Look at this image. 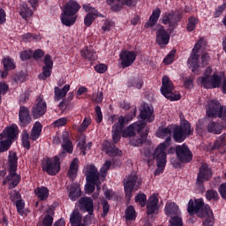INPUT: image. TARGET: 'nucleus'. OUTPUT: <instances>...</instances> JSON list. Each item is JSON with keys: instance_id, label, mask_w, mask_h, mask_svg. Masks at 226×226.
Returning <instances> with one entry per match:
<instances>
[{"instance_id": "nucleus-7", "label": "nucleus", "mask_w": 226, "mask_h": 226, "mask_svg": "<svg viewBox=\"0 0 226 226\" xmlns=\"http://www.w3.org/2000/svg\"><path fill=\"white\" fill-rule=\"evenodd\" d=\"M123 183L125 197L130 200L132 198V192L139 190L140 180L137 177L136 173H132L124 179Z\"/></svg>"}, {"instance_id": "nucleus-60", "label": "nucleus", "mask_w": 226, "mask_h": 226, "mask_svg": "<svg viewBox=\"0 0 226 226\" xmlns=\"http://www.w3.org/2000/svg\"><path fill=\"white\" fill-rule=\"evenodd\" d=\"M26 207V203H24V200H18L16 201L17 211H18V213H19V215H24V207Z\"/></svg>"}, {"instance_id": "nucleus-45", "label": "nucleus", "mask_w": 226, "mask_h": 226, "mask_svg": "<svg viewBox=\"0 0 226 226\" xmlns=\"http://www.w3.org/2000/svg\"><path fill=\"white\" fill-rule=\"evenodd\" d=\"M48 215H45L42 223L45 226H52V223H54V210L52 208L48 209L47 211Z\"/></svg>"}, {"instance_id": "nucleus-9", "label": "nucleus", "mask_w": 226, "mask_h": 226, "mask_svg": "<svg viewBox=\"0 0 226 226\" xmlns=\"http://www.w3.org/2000/svg\"><path fill=\"white\" fill-rule=\"evenodd\" d=\"M93 213H88L83 219L84 223L82 222V215L79 210L75 209L70 215V223L72 226H86L91 225L93 222Z\"/></svg>"}, {"instance_id": "nucleus-55", "label": "nucleus", "mask_w": 226, "mask_h": 226, "mask_svg": "<svg viewBox=\"0 0 226 226\" xmlns=\"http://www.w3.org/2000/svg\"><path fill=\"white\" fill-rule=\"evenodd\" d=\"M11 147V142L4 140L0 141V153H4V151H8Z\"/></svg>"}, {"instance_id": "nucleus-51", "label": "nucleus", "mask_w": 226, "mask_h": 226, "mask_svg": "<svg viewBox=\"0 0 226 226\" xmlns=\"http://www.w3.org/2000/svg\"><path fill=\"white\" fill-rule=\"evenodd\" d=\"M137 215L135 214V208L132 206L127 207L125 211V218L126 220H135Z\"/></svg>"}, {"instance_id": "nucleus-11", "label": "nucleus", "mask_w": 226, "mask_h": 226, "mask_svg": "<svg viewBox=\"0 0 226 226\" xmlns=\"http://www.w3.org/2000/svg\"><path fill=\"white\" fill-rule=\"evenodd\" d=\"M42 170L47 172L49 176H56L61 170V166L59 165V159L55 157V159L47 158L42 165Z\"/></svg>"}, {"instance_id": "nucleus-58", "label": "nucleus", "mask_w": 226, "mask_h": 226, "mask_svg": "<svg viewBox=\"0 0 226 226\" xmlns=\"http://www.w3.org/2000/svg\"><path fill=\"white\" fill-rule=\"evenodd\" d=\"M34 40H40V36L30 33L23 34V41H34Z\"/></svg>"}, {"instance_id": "nucleus-33", "label": "nucleus", "mask_w": 226, "mask_h": 226, "mask_svg": "<svg viewBox=\"0 0 226 226\" xmlns=\"http://www.w3.org/2000/svg\"><path fill=\"white\" fill-rule=\"evenodd\" d=\"M156 135L160 139H165V137H166V140H165L164 144L166 146L170 145V135H172V129H170V127H165L162 129H159L157 131Z\"/></svg>"}, {"instance_id": "nucleus-2", "label": "nucleus", "mask_w": 226, "mask_h": 226, "mask_svg": "<svg viewBox=\"0 0 226 226\" xmlns=\"http://www.w3.org/2000/svg\"><path fill=\"white\" fill-rule=\"evenodd\" d=\"M146 128V123L139 121L135 122L132 124H131L129 127L124 130L122 132V137H133L135 132L139 133V139L133 138L131 139L130 144L131 146L139 147L144 140H146V138L147 137V130L144 129Z\"/></svg>"}, {"instance_id": "nucleus-26", "label": "nucleus", "mask_w": 226, "mask_h": 226, "mask_svg": "<svg viewBox=\"0 0 226 226\" xmlns=\"http://www.w3.org/2000/svg\"><path fill=\"white\" fill-rule=\"evenodd\" d=\"M170 40V35L167 33L165 28L162 26L158 31L156 34V42L160 47H165V45L169 44V41Z\"/></svg>"}, {"instance_id": "nucleus-3", "label": "nucleus", "mask_w": 226, "mask_h": 226, "mask_svg": "<svg viewBox=\"0 0 226 226\" xmlns=\"http://www.w3.org/2000/svg\"><path fill=\"white\" fill-rule=\"evenodd\" d=\"M111 165L112 162L110 161H106L100 170L101 173L98 172L96 166L93 164L87 165L83 170L85 176H87V181H88V183H96L99 180L105 181L107 172H109V169H110Z\"/></svg>"}, {"instance_id": "nucleus-44", "label": "nucleus", "mask_w": 226, "mask_h": 226, "mask_svg": "<svg viewBox=\"0 0 226 226\" xmlns=\"http://www.w3.org/2000/svg\"><path fill=\"white\" fill-rule=\"evenodd\" d=\"M19 15L23 19H27V17L33 16V10L27 6V4H23L19 6Z\"/></svg>"}, {"instance_id": "nucleus-47", "label": "nucleus", "mask_w": 226, "mask_h": 226, "mask_svg": "<svg viewBox=\"0 0 226 226\" xmlns=\"http://www.w3.org/2000/svg\"><path fill=\"white\" fill-rule=\"evenodd\" d=\"M80 195V188L79 186H72L69 192V197L72 200H77Z\"/></svg>"}, {"instance_id": "nucleus-14", "label": "nucleus", "mask_w": 226, "mask_h": 226, "mask_svg": "<svg viewBox=\"0 0 226 226\" xmlns=\"http://www.w3.org/2000/svg\"><path fill=\"white\" fill-rule=\"evenodd\" d=\"M122 68H128L132 66L137 59V52L130 50H122L119 54Z\"/></svg>"}, {"instance_id": "nucleus-12", "label": "nucleus", "mask_w": 226, "mask_h": 226, "mask_svg": "<svg viewBox=\"0 0 226 226\" xmlns=\"http://www.w3.org/2000/svg\"><path fill=\"white\" fill-rule=\"evenodd\" d=\"M176 154L182 163H190V161L193 158V154L186 144L177 146Z\"/></svg>"}, {"instance_id": "nucleus-42", "label": "nucleus", "mask_w": 226, "mask_h": 226, "mask_svg": "<svg viewBox=\"0 0 226 226\" xmlns=\"http://www.w3.org/2000/svg\"><path fill=\"white\" fill-rule=\"evenodd\" d=\"M207 130L209 133H214L215 135H220L223 130V126L218 123L211 122L207 124Z\"/></svg>"}, {"instance_id": "nucleus-53", "label": "nucleus", "mask_w": 226, "mask_h": 226, "mask_svg": "<svg viewBox=\"0 0 226 226\" xmlns=\"http://www.w3.org/2000/svg\"><path fill=\"white\" fill-rule=\"evenodd\" d=\"M176 57V50H171L169 55L165 56L163 59L164 64H172L174 63V59Z\"/></svg>"}, {"instance_id": "nucleus-15", "label": "nucleus", "mask_w": 226, "mask_h": 226, "mask_svg": "<svg viewBox=\"0 0 226 226\" xmlns=\"http://www.w3.org/2000/svg\"><path fill=\"white\" fill-rule=\"evenodd\" d=\"M211 177H213V170L207 163H203L199 169L197 184L204 185L205 181H209Z\"/></svg>"}, {"instance_id": "nucleus-34", "label": "nucleus", "mask_w": 226, "mask_h": 226, "mask_svg": "<svg viewBox=\"0 0 226 226\" xmlns=\"http://www.w3.org/2000/svg\"><path fill=\"white\" fill-rule=\"evenodd\" d=\"M79 158H74L70 164L67 175L70 179H72V181H73L75 177H77V172H79Z\"/></svg>"}, {"instance_id": "nucleus-22", "label": "nucleus", "mask_w": 226, "mask_h": 226, "mask_svg": "<svg viewBox=\"0 0 226 226\" xmlns=\"http://www.w3.org/2000/svg\"><path fill=\"white\" fill-rule=\"evenodd\" d=\"M107 3L111 6L114 11H119L122 4H125L132 8V6H135L137 4V0H107Z\"/></svg>"}, {"instance_id": "nucleus-23", "label": "nucleus", "mask_w": 226, "mask_h": 226, "mask_svg": "<svg viewBox=\"0 0 226 226\" xmlns=\"http://www.w3.org/2000/svg\"><path fill=\"white\" fill-rule=\"evenodd\" d=\"M19 133V127L17 125H12L11 127L6 128L2 134H0V139L3 140V139H5L7 142H11L17 137V134Z\"/></svg>"}, {"instance_id": "nucleus-48", "label": "nucleus", "mask_w": 226, "mask_h": 226, "mask_svg": "<svg viewBox=\"0 0 226 226\" xmlns=\"http://www.w3.org/2000/svg\"><path fill=\"white\" fill-rule=\"evenodd\" d=\"M21 140H22L23 147H25V149L31 148V143L29 142V133H27V131H23Z\"/></svg>"}, {"instance_id": "nucleus-50", "label": "nucleus", "mask_w": 226, "mask_h": 226, "mask_svg": "<svg viewBox=\"0 0 226 226\" xmlns=\"http://www.w3.org/2000/svg\"><path fill=\"white\" fill-rule=\"evenodd\" d=\"M206 198L207 200H218L220 199V196L218 195V192L209 189L206 192Z\"/></svg>"}, {"instance_id": "nucleus-24", "label": "nucleus", "mask_w": 226, "mask_h": 226, "mask_svg": "<svg viewBox=\"0 0 226 226\" xmlns=\"http://www.w3.org/2000/svg\"><path fill=\"white\" fill-rule=\"evenodd\" d=\"M19 125L26 127L31 123V115H29V109L24 106L19 108Z\"/></svg>"}, {"instance_id": "nucleus-13", "label": "nucleus", "mask_w": 226, "mask_h": 226, "mask_svg": "<svg viewBox=\"0 0 226 226\" xmlns=\"http://www.w3.org/2000/svg\"><path fill=\"white\" fill-rule=\"evenodd\" d=\"M204 43L203 39H200L196 44L194 45V48L192 49V53L188 59V66L192 69V72H197V68H199V55H197V52L200 50V47H202V44Z\"/></svg>"}, {"instance_id": "nucleus-21", "label": "nucleus", "mask_w": 226, "mask_h": 226, "mask_svg": "<svg viewBox=\"0 0 226 226\" xmlns=\"http://www.w3.org/2000/svg\"><path fill=\"white\" fill-rule=\"evenodd\" d=\"M44 64L45 66H43V72L39 75V79H41V80H45L46 79H49L50 75H52V66H54L52 56L47 55L44 57Z\"/></svg>"}, {"instance_id": "nucleus-6", "label": "nucleus", "mask_w": 226, "mask_h": 226, "mask_svg": "<svg viewBox=\"0 0 226 226\" xmlns=\"http://www.w3.org/2000/svg\"><path fill=\"white\" fill-rule=\"evenodd\" d=\"M161 93L167 100H170V102L181 100V94L174 92V84H172V81L167 76L162 77Z\"/></svg>"}, {"instance_id": "nucleus-30", "label": "nucleus", "mask_w": 226, "mask_h": 226, "mask_svg": "<svg viewBox=\"0 0 226 226\" xmlns=\"http://www.w3.org/2000/svg\"><path fill=\"white\" fill-rule=\"evenodd\" d=\"M3 64L4 71L1 72V78L5 79V77H8L9 70H15L16 65L13 59H11L10 56H6L3 59Z\"/></svg>"}, {"instance_id": "nucleus-18", "label": "nucleus", "mask_w": 226, "mask_h": 226, "mask_svg": "<svg viewBox=\"0 0 226 226\" xmlns=\"http://www.w3.org/2000/svg\"><path fill=\"white\" fill-rule=\"evenodd\" d=\"M83 9L87 13L84 19V24L87 27H89V26L93 24L96 17H103V15H102L100 12H98V11H96L94 8H93L89 4H84Z\"/></svg>"}, {"instance_id": "nucleus-31", "label": "nucleus", "mask_w": 226, "mask_h": 226, "mask_svg": "<svg viewBox=\"0 0 226 226\" xmlns=\"http://www.w3.org/2000/svg\"><path fill=\"white\" fill-rule=\"evenodd\" d=\"M61 22L64 26H66L67 27H70L71 26H73L75 22H77V15L66 13L63 11L60 16Z\"/></svg>"}, {"instance_id": "nucleus-63", "label": "nucleus", "mask_w": 226, "mask_h": 226, "mask_svg": "<svg viewBox=\"0 0 226 226\" xmlns=\"http://www.w3.org/2000/svg\"><path fill=\"white\" fill-rule=\"evenodd\" d=\"M116 24L114 21L106 20L102 27V31H110L111 27H114Z\"/></svg>"}, {"instance_id": "nucleus-25", "label": "nucleus", "mask_w": 226, "mask_h": 226, "mask_svg": "<svg viewBox=\"0 0 226 226\" xmlns=\"http://www.w3.org/2000/svg\"><path fill=\"white\" fill-rule=\"evenodd\" d=\"M158 194L154 193L148 199L147 204V215H154L155 212L158 211Z\"/></svg>"}, {"instance_id": "nucleus-46", "label": "nucleus", "mask_w": 226, "mask_h": 226, "mask_svg": "<svg viewBox=\"0 0 226 226\" xmlns=\"http://www.w3.org/2000/svg\"><path fill=\"white\" fill-rule=\"evenodd\" d=\"M197 24H199V19L195 17H190L188 19V23L186 26L187 31L189 32L194 31L195 27H197Z\"/></svg>"}, {"instance_id": "nucleus-54", "label": "nucleus", "mask_w": 226, "mask_h": 226, "mask_svg": "<svg viewBox=\"0 0 226 226\" xmlns=\"http://www.w3.org/2000/svg\"><path fill=\"white\" fill-rule=\"evenodd\" d=\"M62 147L66 153H73V144L72 143V140L64 141L62 143Z\"/></svg>"}, {"instance_id": "nucleus-28", "label": "nucleus", "mask_w": 226, "mask_h": 226, "mask_svg": "<svg viewBox=\"0 0 226 226\" xmlns=\"http://www.w3.org/2000/svg\"><path fill=\"white\" fill-rule=\"evenodd\" d=\"M102 180H97L95 183L89 182L88 184L86 185L85 190L86 193L91 194L92 192H94V187L96 186L97 191L93 194V199H98V196L100 195V190H102Z\"/></svg>"}, {"instance_id": "nucleus-49", "label": "nucleus", "mask_w": 226, "mask_h": 226, "mask_svg": "<svg viewBox=\"0 0 226 226\" xmlns=\"http://www.w3.org/2000/svg\"><path fill=\"white\" fill-rule=\"evenodd\" d=\"M106 153L107 154H109V156H111V157L121 156V154H123V152H121V150L116 147V146L107 148Z\"/></svg>"}, {"instance_id": "nucleus-38", "label": "nucleus", "mask_w": 226, "mask_h": 226, "mask_svg": "<svg viewBox=\"0 0 226 226\" xmlns=\"http://www.w3.org/2000/svg\"><path fill=\"white\" fill-rule=\"evenodd\" d=\"M68 91H70V85H65L62 89L57 87H55V100L56 102H59V100H63V98L66 96Z\"/></svg>"}, {"instance_id": "nucleus-59", "label": "nucleus", "mask_w": 226, "mask_h": 226, "mask_svg": "<svg viewBox=\"0 0 226 226\" xmlns=\"http://www.w3.org/2000/svg\"><path fill=\"white\" fill-rule=\"evenodd\" d=\"M95 121L96 123H102V121H103V114L102 113V108H100V106L95 107Z\"/></svg>"}, {"instance_id": "nucleus-52", "label": "nucleus", "mask_w": 226, "mask_h": 226, "mask_svg": "<svg viewBox=\"0 0 226 226\" xmlns=\"http://www.w3.org/2000/svg\"><path fill=\"white\" fill-rule=\"evenodd\" d=\"M91 124V117H85L80 126L78 128V132L82 133V132H86V129L89 127Z\"/></svg>"}, {"instance_id": "nucleus-1", "label": "nucleus", "mask_w": 226, "mask_h": 226, "mask_svg": "<svg viewBox=\"0 0 226 226\" xmlns=\"http://www.w3.org/2000/svg\"><path fill=\"white\" fill-rule=\"evenodd\" d=\"M187 211L190 215H196L199 213L200 218H204V226H213L215 223V217L213 215V210L209 205L204 207V200L202 199H198L193 201L190 200L188 203Z\"/></svg>"}, {"instance_id": "nucleus-64", "label": "nucleus", "mask_w": 226, "mask_h": 226, "mask_svg": "<svg viewBox=\"0 0 226 226\" xmlns=\"http://www.w3.org/2000/svg\"><path fill=\"white\" fill-rule=\"evenodd\" d=\"M219 193L222 199H226V183L220 185Z\"/></svg>"}, {"instance_id": "nucleus-56", "label": "nucleus", "mask_w": 226, "mask_h": 226, "mask_svg": "<svg viewBox=\"0 0 226 226\" xmlns=\"http://www.w3.org/2000/svg\"><path fill=\"white\" fill-rule=\"evenodd\" d=\"M147 200V198L145 194H139L135 197V202H138L141 206V207H144L146 206V201Z\"/></svg>"}, {"instance_id": "nucleus-57", "label": "nucleus", "mask_w": 226, "mask_h": 226, "mask_svg": "<svg viewBox=\"0 0 226 226\" xmlns=\"http://www.w3.org/2000/svg\"><path fill=\"white\" fill-rule=\"evenodd\" d=\"M92 102L94 103H102V102H103V93L98 92L97 94H94L92 96Z\"/></svg>"}, {"instance_id": "nucleus-62", "label": "nucleus", "mask_w": 226, "mask_h": 226, "mask_svg": "<svg viewBox=\"0 0 226 226\" xmlns=\"http://www.w3.org/2000/svg\"><path fill=\"white\" fill-rule=\"evenodd\" d=\"M31 57H33V51L31 50H25L20 53L21 61H27V59H31Z\"/></svg>"}, {"instance_id": "nucleus-37", "label": "nucleus", "mask_w": 226, "mask_h": 226, "mask_svg": "<svg viewBox=\"0 0 226 226\" xmlns=\"http://www.w3.org/2000/svg\"><path fill=\"white\" fill-rule=\"evenodd\" d=\"M81 56L87 61H96L98 59V56H96V52L94 49L91 48H85L81 50Z\"/></svg>"}, {"instance_id": "nucleus-17", "label": "nucleus", "mask_w": 226, "mask_h": 226, "mask_svg": "<svg viewBox=\"0 0 226 226\" xmlns=\"http://www.w3.org/2000/svg\"><path fill=\"white\" fill-rule=\"evenodd\" d=\"M127 121L130 120L126 119L124 117H119L118 123L113 125L112 137L115 144H117V142L121 140V132L124 130V124L127 123Z\"/></svg>"}, {"instance_id": "nucleus-20", "label": "nucleus", "mask_w": 226, "mask_h": 226, "mask_svg": "<svg viewBox=\"0 0 226 226\" xmlns=\"http://www.w3.org/2000/svg\"><path fill=\"white\" fill-rule=\"evenodd\" d=\"M20 183V176L17 174V171L9 170L8 176L4 179L3 185H8L9 189L16 188Z\"/></svg>"}, {"instance_id": "nucleus-32", "label": "nucleus", "mask_w": 226, "mask_h": 226, "mask_svg": "<svg viewBox=\"0 0 226 226\" xmlns=\"http://www.w3.org/2000/svg\"><path fill=\"white\" fill-rule=\"evenodd\" d=\"M79 206L81 209H85L87 213H94V204L93 203V200L91 198L83 197L79 200Z\"/></svg>"}, {"instance_id": "nucleus-43", "label": "nucleus", "mask_w": 226, "mask_h": 226, "mask_svg": "<svg viewBox=\"0 0 226 226\" xmlns=\"http://www.w3.org/2000/svg\"><path fill=\"white\" fill-rule=\"evenodd\" d=\"M35 195L40 200H47L49 199V188L41 186L34 190Z\"/></svg>"}, {"instance_id": "nucleus-35", "label": "nucleus", "mask_w": 226, "mask_h": 226, "mask_svg": "<svg viewBox=\"0 0 226 226\" xmlns=\"http://www.w3.org/2000/svg\"><path fill=\"white\" fill-rule=\"evenodd\" d=\"M18 162H19V157H17V153L9 152V156H8L9 170H11L12 172H17Z\"/></svg>"}, {"instance_id": "nucleus-40", "label": "nucleus", "mask_w": 226, "mask_h": 226, "mask_svg": "<svg viewBox=\"0 0 226 226\" xmlns=\"http://www.w3.org/2000/svg\"><path fill=\"white\" fill-rule=\"evenodd\" d=\"M93 146V143L88 142L86 144V136L81 135L79 139L78 147L83 153V155L86 156V151H89Z\"/></svg>"}, {"instance_id": "nucleus-4", "label": "nucleus", "mask_w": 226, "mask_h": 226, "mask_svg": "<svg viewBox=\"0 0 226 226\" xmlns=\"http://www.w3.org/2000/svg\"><path fill=\"white\" fill-rule=\"evenodd\" d=\"M213 73V69L207 67L205 71L203 77H200L197 79L198 84L205 87V89H215V87H220L222 80H223V75L218 73Z\"/></svg>"}, {"instance_id": "nucleus-27", "label": "nucleus", "mask_w": 226, "mask_h": 226, "mask_svg": "<svg viewBox=\"0 0 226 226\" xmlns=\"http://www.w3.org/2000/svg\"><path fill=\"white\" fill-rule=\"evenodd\" d=\"M139 116L143 121H146V123H153V121H154L153 109L148 105H144L142 107Z\"/></svg>"}, {"instance_id": "nucleus-19", "label": "nucleus", "mask_w": 226, "mask_h": 226, "mask_svg": "<svg viewBox=\"0 0 226 226\" xmlns=\"http://www.w3.org/2000/svg\"><path fill=\"white\" fill-rule=\"evenodd\" d=\"M221 109L222 105L217 100L208 101L207 106V114L208 117H218L220 116Z\"/></svg>"}, {"instance_id": "nucleus-29", "label": "nucleus", "mask_w": 226, "mask_h": 226, "mask_svg": "<svg viewBox=\"0 0 226 226\" xmlns=\"http://www.w3.org/2000/svg\"><path fill=\"white\" fill-rule=\"evenodd\" d=\"M79 10H80V4L73 0L67 2L63 8L64 13H69L71 15H77Z\"/></svg>"}, {"instance_id": "nucleus-41", "label": "nucleus", "mask_w": 226, "mask_h": 226, "mask_svg": "<svg viewBox=\"0 0 226 226\" xmlns=\"http://www.w3.org/2000/svg\"><path fill=\"white\" fill-rule=\"evenodd\" d=\"M41 128H43L41 126V123L35 122V124H34V126L32 128V132H31V135H30V139L32 140H38V139H40V135H41Z\"/></svg>"}, {"instance_id": "nucleus-61", "label": "nucleus", "mask_w": 226, "mask_h": 226, "mask_svg": "<svg viewBox=\"0 0 226 226\" xmlns=\"http://www.w3.org/2000/svg\"><path fill=\"white\" fill-rule=\"evenodd\" d=\"M170 226H183V219L179 215L172 217L170 220Z\"/></svg>"}, {"instance_id": "nucleus-10", "label": "nucleus", "mask_w": 226, "mask_h": 226, "mask_svg": "<svg viewBox=\"0 0 226 226\" xmlns=\"http://www.w3.org/2000/svg\"><path fill=\"white\" fill-rule=\"evenodd\" d=\"M181 19H183V16L179 12H166L162 15V24L168 26V31H172V29L177 27Z\"/></svg>"}, {"instance_id": "nucleus-5", "label": "nucleus", "mask_w": 226, "mask_h": 226, "mask_svg": "<svg viewBox=\"0 0 226 226\" xmlns=\"http://www.w3.org/2000/svg\"><path fill=\"white\" fill-rule=\"evenodd\" d=\"M169 147V145L161 143L154 152V160H156L157 169L154 172L155 176H160L167 165V152L165 150Z\"/></svg>"}, {"instance_id": "nucleus-36", "label": "nucleus", "mask_w": 226, "mask_h": 226, "mask_svg": "<svg viewBox=\"0 0 226 226\" xmlns=\"http://www.w3.org/2000/svg\"><path fill=\"white\" fill-rule=\"evenodd\" d=\"M165 215L167 216H174V215H179V207L176 205L174 202H168L166 203L165 208Z\"/></svg>"}, {"instance_id": "nucleus-16", "label": "nucleus", "mask_w": 226, "mask_h": 226, "mask_svg": "<svg viewBox=\"0 0 226 226\" xmlns=\"http://www.w3.org/2000/svg\"><path fill=\"white\" fill-rule=\"evenodd\" d=\"M45 112H47V102L43 100V96L40 95L35 101L32 114L35 119H38V117L44 116Z\"/></svg>"}, {"instance_id": "nucleus-8", "label": "nucleus", "mask_w": 226, "mask_h": 226, "mask_svg": "<svg viewBox=\"0 0 226 226\" xmlns=\"http://www.w3.org/2000/svg\"><path fill=\"white\" fill-rule=\"evenodd\" d=\"M192 125L190 122L184 120L180 126H177L173 131V139L176 142H183L186 136L192 135Z\"/></svg>"}, {"instance_id": "nucleus-39", "label": "nucleus", "mask_w": 226, "mask_h": 226, "mask_svg": "<svg viewBox=\"0 0 226 226\" xmlns=\"http://www.w3.org/2000/svg\"><path fill=\"white\" fill-rule=\"evenodd\" d=\"M160 15H162V11L160 10V8H156L155 10H154L148 21L145 25V27H153V26H154V24L158 22Z\"/></svg>"}]
</instances>
